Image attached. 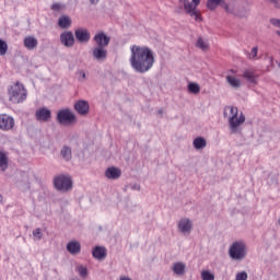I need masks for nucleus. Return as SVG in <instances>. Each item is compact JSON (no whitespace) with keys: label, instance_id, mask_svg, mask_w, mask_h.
<instances>
[{"label":"nucleus","instance_id":"25","mask_svg":"<svg viewBox=\"0 0 280 280\" xmlns=\"http://www.w3.org/2000/svg\"><path fill=\"white\" fill-rule=\"evenodd\" d=\"M185 264L184 262H175L173 265V272L177 276H183L185 273Z\"/></svg>","mask_w":280,"mask_h":280},{"label":"nucleus","instance_id":"47","mask_svg":"<svg viewBox=\"0 0 280 280\" xmlns=\"http://www.w3.org/2000/svg\"><path fill=\"white\" fill-rule=\"evenodd\" d=\"M75 43V37L73 36V33H71V46L73 47Z\"/></svg>","mask_w":280,"mask_h":280},{"label":"nucleus","instance_id":"53","mask_svg":"<svg viewBox=\"0 0 280 280\" xmlns=\"http://www.w3.org/2000/svg\"><path fill=\"white\" fill-rule=\"evenodd\" d=\"M223 115H224V117H226V112H224V114H223Z\"/></svg>","mask_w":280,"mask_h":280},{"label":"nucleus","instance_id":"29","mask_svg":"<svg viewBox=\"0 0 280 280\" xmlns=\"http://www.w3.org/2000/svg\"><path fill=\"white\" fill-rule=\"evenodd\" d=\"M188 91L192 93V95H198V93H200V84L196 82L188 83Z\"/></svg>","mask_w":280,"mask_h":280},{"label":"nucleus","instance_id":"28","mask_svg":"<svg viewBox=\"0 0 280 280\" xmlns=\"http://www.w3.org/2000/svg\"><path fill=\"white\" fill-rule=\"evenodd\" d=\"M226 80H228L229 84L231 86H233L234 89H240V86H242V81L235 77L228 75Z\"/></svg>","mask_w":280,"mask_h":280},{"label":"nucleus","instance_id":"54","mask_svg":"<svg viewBox=\"0 0 280 280\" xmlns=\"http://www.w3.org/2000/svg\"><path fill=\"white\" fill-rule=\"evenodd\" d=\"M270 60H273V58H272V57H270Z\"/></svg>","mask_w":280,"mask_h":280},{"label":"nucleus","instance_id":"9","mask_svg":"<svg viewBox=\"0 0 280 280\" xmlns=\"http://www.w3.org/2000/svg\"><path fill=\"white\" fill-rule=\"evenodd\" d=\"M93 40L96 43L97 47H108V45H110V36H107L103 31L96 33Z\"/></svg>","mask_w":280,"mask_h":280},{"label":"nucleus","instance_id":"14","mask_svg":"<svg viewBox=\"0 0 280 280\" xmlns=\"http://www.w3.org/2000/svg\"><path fill=\"white\" fill-rule=\"evenodd\" d=\"M16 186L19 189H21V191H30V175L27 173H22L21 179H18L16 182Z\"/></svg>","mask_w":280,"mask_h":280},{"label":"nucleus","instance_id":"49","mask_svg":"<svg viewBox=\"0 0 280 280\" xmlns=\"http://www.w3.org/2000/svg\"><path fill=\"white\" fill-rule=\"evenodd\" d=\"M159 115H163V109L158 110Z\"/></svg>","mask_w":280,"mask_h":280},{"label":"nucleus","instance_id":"1","mask_svg":"<svg viewBox=\"0 0 280 280\" xmlns=\"http://www.w3.org/2000/svg\"><path fill=\"white\" fill-rule=\"evenodd\" d=\"M130 51L129 62L136 73H148L154 67V51L150 47L133 45Z\"/></svg>","mask_w":280,"mask_h":280},{"label":"nucleus","instance_id":"46","mask_svg":"<svg viewBox=\"0 0 280 280\" xmlns=\"http://www.w3.org/2000/svg\"><path fill=\"white\" fill-rule=\"evenodd\" d=\"M67 250L68 253H71V241L67 243Z\"/></svg>","mask_w":280,"mask_h":280},{"label":"nucleus","instance_id":"36","mask_svg":"<svg viewBox=\"0 0 280 280\" xmlns=\"http://www.w3.org/2000/svg\"><path fill=\"white\" fill-rule=\"evenodd\" d=\"M189 16H195V21L202 22V15L196 9L189 13Z\"/></svg>","mask_w":280,"mask_h":280},{"label":"nucleus","instance_id":"52","mask_svg":"<svg viewBox=\"0 0 280 280\" xmlns=\"http://www.w3.org/2000/svg\"><path fill=\"white\" fill-rule=\"evenodd\" d=\"M272 183H277V178H272Z\"/></svg>","mask_w":280,"mask_h":280},{"label":"nucleus","instance_id":"39","mask_svg":"<svg viewBox=\"0 0 280 280\" xmlns=\"http://www.w3.org/2000/svg\"><path fill=\"white\" fill-rule=\"evenodd\" d=\"M34 237H37L38 240H43V230L40 228H37L33 231Z\"/></svg>","mask_w":280,"mask_h":280},{"label":"nucleus","instance_id":"51","mask_svg":"<svg viewBox=\"0 0 280 280\" xmlns=\"http://www.w3.org/2000/svg\"><path fill=\"white\" fill-rule=\"evenodd\" d=\"M277 65H278V69L280 70V62H279V61H277Z\"/></svg>","mask_w":280,"mask_h":280},{"label":"nucleus","instance_id":"34","mask_svg":"<svg viewBox=\"0 0 280 280\" xmlns=\"http://www.w3.org/2000/svg\"><path fill=\"white\" fill-rule=\"evenodd\" d=\"M184 10H185L186 14H189L196 10V7L194 4H191V2H189V0H188Z\"/></svg>","mask_w":280,"mask_h":280},{"label":"nucleus","instance_id":"15","mask_svg":"<svg viewBox=\"0 0 280 280\" xmlns=\"http://www.w3.org/2000/svg\"><path fill=\"white\" fill-rule=\"evenodd\" d=\"M107 249L104 246H95L92 249V256L94 259H98V261H102V259H106Z\"/></svg>","mask_w":280,"mask_h":280},{"label":"nucleus","instance_id":"44","mask_svg":"<svg viewBox=\"0 0 280 280\" xmlns=\"http://www.w3.org/2000/svg\"><path fill=\"white\" fill-rule=\"evenodd\" d=\"M78 121V118L75 117V114H71V124H75Z\"/></svg>","mask_w":280,"mask_h":280},{"label":"nucleus","instance_id":"23","mask_svg":"<svg viewBox=\"0 0 280 280\" xmlns=\"http://www.w3.org/2000/svg\"><path fill=\"white\" fill-rule=\"evenodd\" d=\"M60 43L65 47H71V31H67L60 34Z\"/></svg>","mask_w":280,"mask_h":280},{"label":"nucleus","instance_id":"16","mask_svg":"<svg viewBox=\"0 0 280 280\" xmlns=\"http://www.w3.org/2000/svg\"><path fill=\"white\" fill-rule=\"evenodd\" d=\"M194 226V224L191 223V220L185 218V219H180L178 222V229L180 231V233H191V228Z\"/></svg>","mask_w":280,"mask_h":280},{"label":"nucleus","instance_id":"8","mask_svg":"<svg viewBox=\"0 0 280 280\" xmlns=\"http://www.w3.org/2000/svg\"><path fill=\"white\" fill-rule=\"evenodd\" d=\"M14 128V118L8 114L0 115V130H12Z\"/></svg>","mask_w":280,"mask_h":280},{"label":"nucleus","instance_id":"5","mask_svg":"<svg viewBox=\"0 0 280 280\" xmlns=\"http://www.w3.org/2000/svg\"><path fill=\"white\" fill-rule=\"evenodd\" d=\"M246 244L242 241L234 242L229 249V256L235 261H242L246 258Z\"/></svg>","mask_w":280,"mask_h":280},{"label":"nucleus","instance_id":"27","mask_svg":"<svg viewBox=\"0 0 280 280\" xmlns=\"http://www.w3.org/2000/svg\"><path fill=\"white\" fill-rule=\"evenodd\" d=\"M75 272H78V275H80V277H82V279H86V277H89V268H86L83 265H78L75 267Z\"/></svg>","mask_w":280,"mask_h":280},{"label":"nucleus","instance_id":"17","mask_svg":"<svg viewBox=\"0 0 280 280\" xmlns=\"http://www.w3.org/2000/svg\"><path fill=\"white\" fill-rule=\"evenodd\" d=\"M108 51L104 46H97L93 49V56L96 60H106Z\"/></svg>","mask_w":280,"mask_h":280},{"label":"nucleus","instance_id":"35","mask_svg":"<svg viewBox=\"0 0 280 280\" xmlns=\"http://www.w3.org/2000/svg\"><path fill=\"white\" fill-rule=\"evenodd\" d=\"M65 8V5L55 2L51 4L50 10H52L54 12H60L62 9Z\"/></svg>","mask_w":280,"mask_h":280},{"label":"nucleus","instance_id":"38","mask_svg":"<svg viewBox=\"0 0 280 280\" xmlns=\"http://www.w3.org/2000/svg\"><path fill=\"white\" fill-rule=\"evenodd\" d=\"M75 75H77L79 82H84L86 80V73L82 70L77 72Z\"/></svg>","mask_w":280,"mask_h":280},{"label":"nucleus","instance_id":"13","mask_svg":"<svg viewBox=\"0 0 280 280\" xmlns=\"http://www.w3.org/2000/svg\"><path fill=\"white\" fill-rule=\"evenodd\" d=\"M105 176L109 180H117L118 178H121V168L117 166H109L105 171Z\"/></svg>","mask_w":280,"mask_h":280},{"label":"nucleus","instance_id":"7","mask_svg":"<svg viewBox=\"0 0 280 280\" xmlns=\"http://www.w3.org/2000/svg\"><path fill=\"white\" fill-rule=\"evenodd\" d=\"M56 121L59 124V126H71V109H59L57 112Z\"/></svg>","mask_w":280,"mask_h":280},{"label":"nucleus","instance_id":"10","mask_svg":"<svg viewBox=\"0 0 280 280\" xmlns=\"http://www.w3.org/2000/svg\"><path fill=\"white\" fill-rule=\"evenodd\" d=\"M73 108L79 115H81V117H86V115H89L91 106L89 105V102L81 100L74 104Z\"/></svg>","mask_w":280,"mask_h":280},{"label":"nucleus","instance_id":"48","mask_svg":"<svg viewBox=\"0 0 280 280\" xmlns=\"http://www.w3.org/2000/svg\"><path fill=\"white\" fill-rule=\"evenodd\" d=\"M90 3H92V5H97V3H100V0H90Z\"/></svg>","mask_w":280,"mask_h":280},{"label":"nucleus","instance_id":"26","mask_svg":"<svg viewBox=\"0 0 280 280\" xmlns=\"http://www.w3.org/2000/svg\"><path fill=\"white\" fill-rule=\"evenodd\" d=\"M222 3H226V2L224 0H208L207 8H208V10L213 12L215 10V8H218V5H221V8H222Z\"/></svg>","mask_w":280,"mask_h":280},{"label":"nucleus","instance_id":"18","mask_svg":"<svg viewBox=\"0 0 280 280\" xmlns=\"http://www.w3.org/2000/svg\"><path fill=\"white\" fill-rule=\"evenodd\" d=\"M24 47L26 49H36V47H38V39H36V37L34 36H27L24 38Z\"/></svg>","mask_w":280,"mask_h":280},{"label":"nucleus","instance_id":"43","mask_svg":"<svg viewBox=\"0 0 280 280\" xmlns=\"http://www.w3.org/2000/svg\"><path fill=\"white\" fill-rule=\"evenodd\" d=\"M270 3H273L275 8H278V10H280L279 0H270Z\"/></svg>","mask_w":280,"mask_h":280},{"label":"nucleus","instance_id":"2","mask_svg":"<svg viewBox=\"0 0 280 280\" xmlns=\"http://www.w3.org/2000/svg\"><path fill=\"white\" fill-rule=\"evenodd\" d=\"M222 8L228 14H233V16L238 19H246L250 14L248 0H236L233 8L229 7L226 2H222Z\"/></svg>","mask_w":280,"mask_h":280},{"label":"nucleus","instance_id":"31","mask_svg":"<svg viewBox=\"0 0 280 280\" xmlns=\"http://www.w3.org/2000/svg\"><path fill=\"white\" fill-rule=\"evenodd\" d=\"M201 279L202 280H215V276L211 271L205 270L201 272Z\"/></svg>","mask_w":280,"mask_h":280},{"label":"nucleus","instance_id":"21","mask_svg":"<svg viewBox=\"0 0 280 280\" xmlns=\"http://www.w3.org/2000/svg\"><path fill=\"white\" fill-rule=\"evenodd\" d=\"M243 78L249 82V84H257V75H255V72L253 70H244Z\"/></svg>","mask_w":280,"mask_h":280},{"label":"nucleus","instance_id":"20","mask_svg":"<svg viewBox=\"0 0 280 280\" xmlns=\"http://www.w3.org/2000/svg\"><path fill=\"white\" fill-rule=\"evenodd\" d=\"M58 26L61 30H67L68 27H71V18L69 15H61L58 19Z\"/></svg>","mask_w":280,"mask_h":280},{"label":"nucleus","instance_id":"37","mask_svg":"<svg viewBox=\"0 0 280 280\" xmlns=\"http://www.w3.org/2000/svg\"><path fill=\"white\" fill-rule=\"evenodd\" d=\"M236 280H248V273L246 271L236 273Z\"/></svg>","mask_w":280,"mask_h":280},{"label":"nucleus","instance_id":"12","mask_svg":"<svg viewBox=\"0 0 280 280\" xmlns=\"http://www.w3.org/2000/svg\"><path fill=\"white\" fill-rule=\"evenodd\" d=\"M78 43L84 44L91 40V33L86 28H79L74 32Z\"/></svg>","mask_w":280,"mask_h":280},{"label":"nucleus","instance_id":"50","mask_svg":"<svg viewBox=\"0 0 280 280\" xmlns=\"http://www.w3.org/2000/svg\"><path fill=\"white\" fill-rule=\"evenodd\" d=\"M0 202H3V196L0 195Z\"/></svg>","mask_w":280,"mask_h":280},{"label":"nucleus","instance_id":"6","mask_svg":"<svg viewBox=\"0 0 280 280\" xmlns=\"http://www.w3.org/2000/svg\"><path fill=\"white\" fill-rule=\"evenodd\" d=\"M52 185L56 191L67 194L71 189V176L65 174L57 175L52 179Z\"/></svg>","mask_w":280,"mask_h":280},{"label":"nucleus","instance_id":"19","mask_svg":"<svg viewBox=\"0 0 280 280\" xmlns=\"http://www.w3.org/2000/svg\"><path fill=\"white\" fill-rule=\"evenodd\" d=\"M10 165L8 153L0 150V172H5Z\"/></svg>","mask_w":280,"mask_h":280},{"label":"nucleus","instance_id":"24","mask_svg":"<svg viewBox=\"0 0 280 280\" xmlns=\"http://www.w3.org/2000/svg\"><path fill=\"white\" fill-rule=\"evenodd\" d=\"M82 253V244L79 241H71V255H80Z\"/></svg>","mask_w":280,"mask_h":280},{"label":"nucleus","instance_id":"33","mask_svg":"<svg viewBox=\"0 0 280 280\" xmlns=\"http://www.w3.org/2000/svg\"><path fill=\"white\" fill-rule=\"evenodd\" d=\"M68 152H71V149L67 145H63V148L60 151V154L63 159H66V161H69Z\"/></svg>","mask_w":280,"mask_h":280},{"label":"nucleus","instance_id":"32","mask_svg":"<svg viewBox=\"0 0 280 280\" xmlns=\"http://www.w3.org/2000/svg\"><path fill=\"white\" fill-rule=\"evenodd\" d=\"M8 54V43L0 38V56Z\"/></svg>","mask_w":280,"mask_h":280},{"label":"nucleus","instance_id":"22","mask_svg":"<svg viewBox=\"0 0 280 280\" xmlns=\"http://www.w3.org/2000/svg\"><path fill=\"white\" fill-rule=\"evenodd\" d=\"M192 145L195 150H205V148H207V139L203 137H197L192 141Z\"/></svg>","mask_w":280,"mask_h":280},{"label":"nucleus","instance_id":"3","mask_svg":"<svg viewBox=\"0 0 280 280\" xmlns=\"http://www.w3.org/2000/svg\"><path fill=\"white\" fill-rule=\"evenodd\" d=\"M230 113H231V117L229 118V124H230V130H231V135H237L240 132H242V130L240 129V126H242V124H244V121H246V116H244L243 113H241L240 117H237V107H230Z\"/></svg>","mask_w":280,"mask_h":280},{"label":"nucleus","instance_id":"11","mask_svg":"<svg viewBox=\"0 0 280 280\" xmlns=\"http://www.w3.org/2000/svg\"><path fill=\"white\" fill-rule=\"evenodd\" d=\"M37 121H49L51 119V109L42 107L35 112Z\"/></svg>","mask_w":280,"mask_h":280},{"label":"nucleus","instance_id":"45","mask_svg":"<svg viewBox=\"0 0 280 280\" xmlns=\"http://www.w3.org/2000/svg\"><path fill=\"white\" fill-rule=\"evenodd\" d=\"M192 3L196 9V8H198V5H200V0H192Z\"/></svg>","mask_w":280,"mask_h":280},{"label":"nucleus","instance_id":"4","mask_svg":"<svg viewBox=\"0 0 280 280\" xmlns=\"http://www.w3.org/2000/svg\"><path fill=\"white\" fill-rule=\"evenodd\" d=\"M9 100L13 102V104H22L27 100V92H25V88L21 83H16L9 88Z\"/></svg>","mask_w":280,"mask_h":280},{"label":"nucleus","instance_id":"42","mask_svg":"<svg viewBox=\"0 0 280 280\" xmlns=\"http://www.w3.org/2000/svg\"><path fill=\"white\" fill-rule=\"evenodd\" d=\"M131 189H132L133 191H140V190H141V185H139V184H133V185L131 186Z\"/></svg>","mask_w":280,"mask_h":280},{"label":"nucleus","instance_id":"41","mask_svg":"<svg viewBox=\"0 0 280 280\" xmlns=\"http://www.w3.org/2000/svg\"><path fill=\"white\" fill-rule=\"evenodd\" d=\"M189 0H179V10H185V8H187V2Z\"/></svg>","mask_w":280,"mask_h":280},{"label":"nucleus","instance_id":"30","mask_svg":"<svg viewBox=\"0 0 280 280\" xmlns=\"http://www.w3.org/2000/svg\"><path fill=\"white\" fill-rule=\"evenodd\" d=\"M196 47H198L202 51H206V49H209V44H207L205 39H202V37H198Z\"/></svg>","mask_w":280,"mask_h":280},{"label":"nucleus","instance_id":"40","mask_svg":"<svg viewBox=\"0 0 280 280\" xmlns=\"http://www.w3.org/2000/svg\"><path fill=\"white\" fill-rule=\"evenodd\" d=\"M258 51H259V48H257V47L252 48V52H250V55L248 57L249 60H255V58H257Z\"/></svg>","mask_w":280,"mask_h":280}]
</instances>
